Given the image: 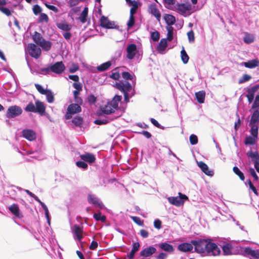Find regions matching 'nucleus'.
Returning a JSON list of instances; mask_svg holds the SVG:
<instances>
[{
  "instance_id": "f257e3e1",
  "label": "nucleus",
  "mask_w": 259,
  "mask_h": 259,
  "mask_svg": "<svg viewBox=\"0 0 259 259\" xmlns=\"http://www.w3.org/2000/svg\"><path fill=\"white\" fill-rule=\"evenodd\" d=\"M26 112L38 113L40 115H44L46 112V106L45 104L39 100H37L35 104L30 102L25 108Z\"/></svg>"
},
{
  "instance_id": "f03ea898",
  "label": "nucleus",
  "mask_w": 259,
  "mask_h": 259,
  "mask_svg": "<svg viewBox=\"0 0 259 259\" xmlns=\"http://www.w3.org/2000/svg\"><path fill=\"white\" fill-rule=\"evenodd\" d=\"M207 240L206 239H199L197 240H192L191 244L195 246V251L197 253H205V248L207 245Z\"/></svg>"
},
{
  "instance_id": "7ed1b4c3",
  "label": "nucleus",
  "mask_w": 259,
  "mask_h": 259,
  "mask_svg": "<svg viewBox=\"0 0 259 259\" xmlns=\"http://www.w3.org/2000/svg\"><path fill=\"white\" fill-rule=\"evenodd\" d=\"M23 110L22 108L17 105L10 106L6 113V116L8 118H13L19 116L22 114Z\"/></svg>"
},
{
  "instance_id": "20e7f679",
  "label": "nucleus",
  "mask_w": 259,
  "mask_h": 259,
  "mask_svg": "<svg viewBox=\"0 0 259 259\" xmlns=\"http://www.w3.org/2000/svg\"><path fill=\"white\" fill-rule=\"evenodd\" d=\"M220 248L215 243L207 241V245L205 248V253L208 255H218L220 254Z\"/></svg>"
},
{
  "instance_id": "39448f33",
  "label": "nucleus",
  "mask_w": 259,
  "mask_h": 259,
  "mask_svg": "<svg viewBox=\"0 0 259 259\" xmlns=\"http://www.w3.org/2000/svg\"><path fill=\"white\" fill-rule=\"evenodd\" d=\"M81 111V108L78 104H71L67 109V112L65 114V118L70 119L72 118V115L79 113Z\"/></svg>"
},
{
  "instance_id": "423d86ee",
  "label": "nucleus",
  "mask_w": 259,
  "mask_h": 259,
  "mask_svg": "<svg viewBox=\"0 0 259 259\" xmlns=\"http://www.w3.org/2000/svg\"><path fill=\"white\" fill-rule=\"evenodd\" d=\"M114 87L122 92L123 94L128 93L132 90V86L127 81H119L116 82Z\"/></svg>"
},
{
  "instance_id": "0eeeda50",
  "label": "nucleus",
  "mask_w": 259,
  "mask_h": 259,
  "mask_svg": "<svg viewBox=\"0 0 259 259\" xmlns=\"http://www.w3.org/2000/svg\"><path fill=\"white\" fill-rule=\"evenodd\" d=\"M28 51L29 55L35 59L39 58L41 55L40 49L33 44H29Z\"/></svg>"
},
{
  "instance_id": "6e6552de",
  "label": "nucleus",
  "mask_w": 259,
  "mask_h": 259,
  "mask_svg": "<svg viewBox=\"0 0 259 259\" xmlns=\"http://www.w3.org/2000/svg\"><path fill=\"white\" fill-rule=\"evenodd\" d=\"M65 66L62 61L57 62L55 64L51 65V72L60 74L65 70Z\"/></svg>"
},
{
  "instance_id": "1a4fd4ad",
  "label": "nucleus",
  "mask_w": 259,
  "mask_h": 259,
  "mask_svg": "<svg viewBox=\"0 0 259 259\" xmlns=\"http://www.w3.org/2000/svg\"><path fill=\"white\" fill-rule=\"evenodd\" d=\"M250 132L252 136L247 137L245 140V144L253 145L255 143L258 136V131L256 127L250 128Z\"/></svg>"
},
{
  "instance_id": "9d476101",
  "label": "nucleus",
  "mask_w": 259,
  "mask_h": 259,
  "mask_svg": "<svg viewBox=\"0 0 259 259\" xmlns=\"http://www.w3.org/2000/svg\"><path fill=\"white\" fill-rule=\"evenodd\" d=\"M249 125H251V128H255L256 131H258L259 127V110H255L251 115V119L249 122Z\"/></svg>"
},
{
  "instance_id": "9b49d317",
  "label": "nucleus",
  "mask_w": 259,
  "mask_h": 259,
  "mask_svg": "<svg viewBox=\"0 0 259 259\" xmlns=\"http://www.w3.org/2000/svg\"><path fill=\"white\" fill-rule=\"evenodd\" d=\"M100 26L106 29L116 28V26L113 22H111L107 17L102 16L100 18Z\"/></svg>"
},
{
  "instance_id": "f8f14e48",
  "label": "nucleus",
  "mask_w": 259,
  "mask_h": 259,
  "mask_svg": "<svg viewBox=\"0 0 259 259\" xmlns=\"http://www.w3.org/2000/svg\"><path fill=\"white\" fill-rule=\"evenodd\" d=\"M246 154L248 157L252 159V160L254 163V167L256 171L259 173V154L258 152L249 151Z\"/></svg>"
},
{
  "instance_id": "ddd939ff",
  "label": "nucleus",
  "mask_w": 259,
  "mask_h": 259,
  "mask_svg": "<svg viewBox=\"0 0 259 259\" xmlns=\"http://www.w3.org/2000/svg\"><path fill=\"white\" fill-rule=\"evenodd\" d=\"M126 58L129 60L133 59L137 53L136 45L134 44L128 45L126 48Z\"/></svg>"
},
{
  "instance_id": "4468645a",
  "label": "nucleus",
  "mask_w": 259,
  "mask_h": 259,
  "mask_svg": "<svg viewBox=\"0 0 259 259\" xmlns=\"http://www.w3.org/2000/svg\"><path fill=\"white\" fill-rule=\"evenodd\" d=\"M156 251V249L154 247L150 246L142 250L140 252V255L144 257H147L151 256Z\"/></svg>"
},
{
  "instance_id": "2eb2a0df",
  "label": "nucleus",
  "mask_w": 259,
  "mask_h": 259,
  "mask_svg": "<svg viewBox=\"0 0 259 259\" xmlns=\"http://www.w3.org/2000/svg\"><path fill=\"white\" fill-rule=\"evenodd\" d=\"M9 210L13 215L18 218L21 219L23 217V215L21 212L18 205L16 203H13L9 206Z\"/></svg>"
},
{
  "instance_id": "dca6fc26",
  "label": "nucleus",
  "mask_w": 259,
  "mask_h": 259,
  "mask_svg": "<svg viewBox=\"0 0 259 259\" xmlns=\"http://www.w3.org/2000/svg\"><path fill=\"white\" fill-rule=\"evenodd\" d=\"M148 12L155 17L158 21L159 22L160 21L161 14L157 9L156 4H153L150 5L148 8Z\"/></svg>"
},
{
  "instance_id": "f3484780",
  "label": "nucleus",
  "mask_w": 259,
  "mask_h": 259,
  "mask_svg": "<svg viewBox=\"0 0 259 259\" xmlns=\"http://www.w3.org/2000/svg\"><path fill=\"white\" fill-rule=\"evenodd\" d=\"M88 201L89 203L92 204L95 206L98 207L100 208H102L104 206L102 202H100L97 197L91 194H88Z\"/></svg>"
},
{
  "instance_id": "a211bd4d",
  "label": "nucleus",
  "mask_w": 259,
  "mask_h": 259,
  "mask_svg": "<svg viewBox=\"0 0 259 259\" xmlns=\"http://www.w3.org/2000/svg\"><path fill=\"white\" fill-rule=\"evenodd\" d=\"M177 9L181 15H184L191 10V5L189 4H177Z\"/></svg>"
},
{
  "instance_id": "6ab92c4d",
  "label": "nucleus",
  "mask_w": 259,
  "mask_h": 259,
  "mask_svg": "<svg viewBox=\"0 0 259 259\" xmlns=\"http://www.w3.org/2000/svg\"><path fill=\"white\" fill-rule=\"evenodd\" d=\"M22 133L23 136L29 141H31L36 139V134L35 132L31 130H23Z\"/></svg>"
},
{
  "instance_id": "aec40b11",
  "label": "nucleus",
  "mask_w": 259,
  "mask_h": 259,
  "mask_svg": "<svg viewBox=\"0 0 259 259\" xmlns=\"http://www.w3.org/2000/svg\"><path fill=\"white\" fill-rule=\"evenodd\" d=\"M80 157L82 160L89 163H93L96 160V157L94 155L90 153H85L84 154H81L80 155Z\"/></svg>"
},
{
  "instance_id": "412c9836",
  "label": "nucleus",
  "mask_w": 259,
  "mask_h": 259,
  "mask_svg": "<svg viewBox=\"0 0 259 259\" xmlns=\"http://www.w3.org/2000/svg\"><path fill=\"white\" fill-rule=\"evenodd\" d=\"M72 233L74 234L77 239L80 241L83 238L82 233H83V228L82 227H80L78 225H74L73 226L72 229Z\"/></svg>"
},
{
  "instance_id": "4be33fe9",
  "label": "nucleus",
  "mask_w": 259,
  "mask_h": 259,
  "mask_svg": "<svg viewBox=\"0 0 259 259\" xmlns=\"http://www.w3.org/2000/svg\"><path fill=\"white\" fill-rule=\"evenodd\" d=\"M198 165L201 168V170L207 176H212L213 175V171L209 170L207 165L203 161L198 162Z\"/></svg>"
},
{
  "instance_id": "5701e85b",
  "label": "nucleus",
  "mask_w": 259,
  "mask_h": 259,
  "mask_svg": "<svg viewBox=\"0 0 259 259\" xmlns=\"http://www.w3.org/2000/svg\"><path fill=\"white\" fill-rule=\"evenodd\" d=\"M245 67L248 68H253L259 65V60L257 59H253L248 62H243L242 63Z\"/></svg>"
},
{
  "instance_id": "b1692460",
  "label": "nucleus",
  "mask_w": 259,
  "mask_h": 259,
  "mask_svg": "<svg viewBox=\"0 0 259 259\" xmlns=\"http://www.w3.org/2000/svg\"><path fill=\"white\" fill-rule=\"evenodd\" d=\"M193 244L188 243H183L178 246V249L183 252L191 251L193 249Z\"/></svg>"
},
{
  "instance_id": "393cba45",
  "label": "nucleus",
  "mask_w": 259,
  "mask_h": 259,
  "mask_svg": "<svg viewBox=\"0 0 259 259\" xmlns=\"http://www.w3.org/2000/svg\"><path fill=\"white\" fill-rule=\"evenodd\" d=\"M140 247V244L139 242H137L133 243L132 249L127 255L129 259H134L135 253L139 250Z\"/></svg>"
},
{
  "instance_id": "a878e982",
  "label": "nucleus",
  "mask_w": 259,
  "mask_h": 259,
  "mask_svg": "<svg viewBox=\"0 0 259 259\" xmlns=\"http://www.w3.org/2000/svg\"><path fill=\"white\" fill-rule=\"evenodd\" d=\"M158 246L161 249L168 252H172L174 250L173 246L166 242L159 243Z\"/></svg>"
},
{
  "instance_id": "bb28decb",
  "label": "nucleus",
  "mask_w": 259,
  "mask_h": 259,
  "mask_svg": "<svg viewBox=\"0 0 259 259\" xmlns=\"http://www.w3.org/2000/svg\"><path fill=\"white\" fill-rule=\"evenodd\" d=\"M244 251L247 254L250 255L251 257L255 259L259 258V251L258 250H253L250 247H246Z\"/></svg>"
},
{
  "instance_id": "cd10ccee",
  "label": "nucleus",
  "mask_w": 259,
  "mask_h": 259,
  "mask_svg": "<svg viewBox=\"0 0 259 259\" xmlns=\"http://www.w3.org/2000/svg\"><path fill=\"white\" fill-rule=\"evenodd\" d=\"M168 199L169 203L177 206H179L184 203V201L181 200L179 197H170Z\"/></svg>"
},
{
  "instance_id": "c85d7f7f",
  "label": "nucleus",
  "mask_w": 259,
  "mask_h": 259,
  "mask_svg": "<svg viewBox=\"0 0 259 259\" xmlns=\"http://www.w3.org/2000/svg\"><path fill=\"white\" fill-rule=\"evenodd\" d=\"M163 18L168 26H171L176 22V18L170 14H165Z\"/></svg>"
},
{
  "instance_id": "c756f323",
  "label": "nucleus",
  "mask_w": 259,
  "mask_h": 259,
  "mask_svg": "<svg viewBox=\"0 0 259 259\" xmlns=\"http://www.w3.org/2000/svg\"><path fill=\"white\" fill-rule=\"evenodd\" d=\"M58 28L65 31H69L71 29L72 26L66 22H61L57 24Z\"/></svg>"
},
{
  "instance_id": "7c9ffc66",
  "label": "nucleus",
  "mask_w": 259,
  "mask_h": 259,
  "mask_svg": "<svg viewBox=\"0 0 259 259\" xmlns=\"http://www.w3.org/2000/svg\"><path fill=\"white\" fill-rule=\"evenodd\" d=\"M195 96L199 103L202 104L204 103L205 97V93L204 91H201L196 93Z\"/></svg>"
},
{
  "instance_id": "2f4dec72",
  "label": "nucleus",
  "mask_w": 259,
  "mask_h": 259,
  "mask_svg": "<svg viewBox=\"0 0 259 259\" xmlns=\"http://www.w3.org/2000/svg\"><path fill=\"white\" fill-rule=\"evenodd\" d=\"M101 111L106 114H110L115 112V110L108 103L101 108Z\"/></svg>"
},
{
  "instance_id": "473e14b6",
  "label": "nucleus",
  "mask_w": 259,
  "mask_h": 259,
  "mask_svg": "<svg viewBox=\"0 0 259 259\" xmlns=\"http://www.w3.org/2000/svg\"><path fill=\"white\" fill-rule=\"evenodd\" d=\"M88 15V8L85 7L82 12H81L80 16L78 18V19L80 21V22L82 23H84L87 22V17Z\"/></svg>"
},
{
  "instance_id": "72a5a7b5",
  "label": "nucleus",
  "mask_w": 259,
  "mask_h": 259,
  "mask_svg": "<svg viewBox=\"0 0 259 259\" xmlns=\"http://www.w3.org/2000/svg\"><path fill=\"white\" fill-rule=\"evenodd\" d=\"M111 61H107L97 66V69L99 71H104L108 69L111 66Z\"/></svg>"
},
{
  "instance_id": "f704fd0d",
  "label": "nucleus",
  "mask_w": 259,
  "mask_h": 259,
  "mask_svg": "<svg viewBox=\"0 0 259 259\" xmlns=\"http://www.w3.org/2000/svg\"><path fill=\"white\" fill-rule=\"evenodd\" d=\"M167 47V39L166 38H162L158 46L157 50L159 52L164 51Z\"/></svg>"
},
{
  "instance_id": "c9c22d12",
  "label": "nucleus",
  "mask_w": 259,
  "mask_h": 259,
  "mask_svg": "<svg viewBox=\"0 0 259 259\" xmlns=\"http://www.w3.org/2000/svg\"><path fill=\"white\" fill-rule=\"evenodd\" d=\"M39 45L41 47V48L44 50L46 51H48L51 48L52 43L50 41H47L44 39L43 41H42Z\"/></svg>"
},
{
  "instance_id": "e433bc0d",
  "label": "nucleus",
  "mask_w": 259,
  "mask_h": 259,
  "mask_svg": "<svg viewBox=\"0 0 259 259\" xmlns=\"http://www.w3.org/2000/svg\"><path fill=\"white\" fill-rule=\"evenodd\" d=\"M32 38L33 41L38 45L44 39L41 36V34L36 31H35L34 34L32 35Z\"/></svg>"
},
{
  "instance_id": "4c0bfd02",
  "label": "nucleus",
  "mask_w": 259,
  "mask_h": 259,
  "mask_svg": "<svg viewBox=\"0 0 259 259\" xmlns=\"http://www.w3.org/2000/svg\"><path fill=\"white\" fill-rule=\"evenodd\" d=\"M258 89L259 85L258 84H256L250 88H248L247 90V94L246 95L254 97L255 93L258 91Z\"/></svg>"
},
{
  "instance_id": "58836bf2",
  "label": "nucleus",
  "mask_w": 259,
  "mask_h": 259,
  "mask_svg": "<svg viewBox=\"0 0 259 259\" xmlns=\"http://www.w3.org/2000/svg\"><path fill=\"white\" fill-rule=\"evenodd\" d=\"M166 30L167 31V38H166L167 40H168L169 41H171L173 39V31H174V28L171 26H167Z\"/></svg>"
},
{
  "instance_id": "ea45409f",
  "label": "nucleus",
  "mask_w": 259,
  "mask_h": 259,
  "mask_svg": "<svg viewBox=\"0 0 259 259\" xmlns=\"http://www.w3.org/2000/svg\"><path fill=\"white\" fill-rule=\"evenodd\" d=\"M72 123L76 126H81L83 122V118L76 116L72 120Z\"/></svg>"
},
{
  "instance_id": "a19ab883",
  "label": "nucleus",
  "mask_w": 259,
  "mask_h": 259,
  "mask_svg": "<svg viewBox=\"0 0 259 259\" xmlns=\"http://www.w3.org/2000/svg\"><path fill=\"white\" fill-rule=\"evenodd\" d=\"M233 172L237 175L241 181H244L245 177L243 173L240 170L239 168L237 166H234L233 168Z\"/></svg>"
},
{
  "instance_id": "79ce46f5",
  "label": "nucleus",
  "mask_w": 259,
  "mask_h": 259,
  "mask_svg": "<svg viewBox=\"0 0 259 259\" xmlns=\"http://www.w3.org/2000/svg\"><path fill=\"white\" fill-rule=\"evenodd\" d=\"M181 57L182 61L184 64L188 63L189 57L184 49L181 51Z\"/></svg>"
},
{
  "instance_id": "37998d69",
  "label": "nucleus",
  "mask_w": 259,
  "mask_h": 259,
  "mask_svg": "<svg viewBox=\"0 0 259 259\" xmlns=\"http://www.w3.org/2000/svg\"><path fill=\"white\" fill-rule=\"evenodd\" d=\"M113 119V118L97 119L94 121V123L97 125L105 124L110 122Z\"/></svg>"
},
{
  "instance_id": "c03bdc74",
  "label": "nucleus",
  "mask_w": 259,
  "mask_h": 259,
  "mask_svg": "<svg viewBox=\"0 0 259 259\" xmlns=\"http://www.w3.org/2000/svg\"><path fill=\"white\" fill-rule=\"evenodd\" d=\"M45 95H46L47 100L48 103H52L54 102V96L51 90H49L47 91V94H45Z\"/></svg>"
},
{
  "instance_id": "a18cd8bd",
  "label": "nucleus",
  "mask_w": 259,
  "mask_h": 259,
  "mask_svg": "<svg viewBox=\"0 0 259 259\" xmlns=\"http://www.w3.org/2000/svg\"><path fill=\"white\" fill-rule=\"evenodd\" d=\"M165 8L171 9V6L175 4L176 0H163Z\"/></svg>"
},
{
  "instance_id": "49530a36",
  "label": "nucleus",
  "mask_w": 259,
  "mask_h": 259,
  "mask_svg": "<svg viewBox=\"0 0 259 259\" xmlns=\"http://www.w3.org/2000/svg\"><path fill=\"white\" fill-rule=\"evenodd\" d=\"M49 19L48 15L45 13H41L38 19V22L41 23L43 22H45L47 23L49 22Z\"/></svg>"
},
{
  "instance_id": "de8ad7c7",
  "label": "nucleus",
  "mask_w": 259,
  "mask_h": 259,
  "mask_svg": "<svg viewBox=\"0 0 259 259\" xmlns=\"http://www.w3.org/2000/svg\"><path fill=\"white\" fill-rule=\"evenodd\" d=\"M222 249L225 255H229L231 254V246L229 244H226L222 247Z\"/></svg>"
},
{
  "instance_id": "09e8293b",
  "label": "nucleus",
  "mask_w": 259,
  "mask_h": 259,
  "mask_svg": "<svg viewBox=\"0 0 259 259\" xmlns=\"http://www.w3.org/2000/svg\"><path fill=\"white\" fill-rule=\"evenodd\" d=\"M94 218L96 221H101L102 222H105L106 219V217L105 215H101L100 212L95 213L94 214Z\"/></svg>"
},
{
  "instance_id": "8fccbe9b",
  "label": "nucleus",
  "mask_w": 259,
  "mask_h": 259,
  "mask_svg": "<svg viewBox=\"0 0 259 259\" xmlns=\"http://www.w3.org/2000/svg\"><path fill=\"white\" fill-rule=\"evenodd\" d=\"M160 37V33L157 31H155L151 33V38L154 41H157Z\"/></svg>"
},
{
  "instance_id": "3c124183",
  "label": "nucleus",
  "mask_w": 259,
  "mask_h": 259,
  "mask_svg": "<svg viewBox=\"0 0 259 259\" xmlns=\"http://www.w3.org/2000/svg\"><path fill=\"white\" fill-rule=\"evenodd\" d=\"M251 78V76L248 74H244L243 75L242 78H241L239 81L238 82L239 83H242L246 81H247L249 80Z\"/></svg>"
},
{
  "instance_id": "603ef678",
  "label": "nucleus",
  "mask_w": 259,
  "mask_h": 259,
  "mask_svg": "<svg viewBox=\"0 0 259 259\" xmlns=\"http://www.w3.org/2000/svg\"><path fill=\"white\" fill-rule=\"evenodd\" d=\"M132 220L137 225L143 226L144 225V222L139 217H131Z\"/></svg>"
},
{
  "instance_id": "864d4df0",
  "label": "nucleus",
  "mask_w": 259,
  "mask_h": 259,
  "mask_svg": "<svg viewBox=\"0 0 259 259\" xmlns=\"http://www.w3.org/2000/svg\"><path fill=\"white\" fill-rule=\"evenodd\" d=\"M33 14L35 15H37L39 13H41L42 9L38 5H35L32 8Z\"/></svg>"
},
{
  "instance_id": "5fc2aeb1",
  "label": "nucleus",
  "mask_w": 259,
  "mask_h": 259,
  "mask_svg": "<svg viewBox=\"0 0 259 259\" xmlns=\"http://www.w3.org/2000/svg\"><path fill=\"white\" fill-rule=\"evenodd\" d=\"M35 87L36 89H37V90L38 91V92L42 95H45V94H47V91L49 90H45L42 88V87L39 84H35Z\"/></svg>"
},
{
  "instance_id": "6e6d98bb",
  "label": "nucleus",
  "mask_w": 259,
  "mask_h": 259,
  "mask_svg": "<svg viewBox=\"0 0 259 259\" xmlns=\"http://www.w3.org/2000/svg\"><path fill=\"white\" fill-rule=\"evenodd\" d=\"M135 23V17L130 16L129 20L127 23V27L129 29L133 27Z\"/></svg>"
},
{
  "instance_id": "4d7b16f0",
  "label": "nucleus",
  "mask_w": 259,
  "mask_h": 259,
  "mask_svg": "<svg viewBox=\"0 0 259 259\" xmlns=\"http://www.w3.org/2000/svg\"><path fill=\"white\" fill-rule=\"evenodd\" d=\"M79 69V66L77 64L73 63L69 69V71L70 73H74Z\"/></svg>"
},
{
  "instance_id": "13d9d810",
  "label": "nucleus",
  "mask_w": 259,
  "mask_h": 259,
  "mask_svg": "<svg viewBox=\"0 0 259 259\" xmlns=\"http://www.w3.org/2000/svg\"><path fill=\"white\" fill-rule=\"evenodd\" d=\"M0 11L5 14L7 16H10L12 15L10 10L6 7H0Z\"/></svg>"
},
{
  "instance_id": "bf43d9fd",
  "label": "nucleus",
  "mask_w": 259,
  "mask_h": 259,
  "mask_svg": "<svg viewBox=\"0 0 259 259\" xmlns=\"http://www.w3.org/2000/svg\"><path fill=\"white\" fill-rule=\"evenodd\" d=\"M187 36L189 42H194L195 40L194 33L192 30H191L187 33Z\"/></svg>"
},
{
  "instance_id": "052dcab7",
  "label": "nucleus",
  "mask_w": 259,
  "mask_h": 259,
  "mask_svg": "<svg viewBox=\"0 0 259 259\" xmlns=\"http://www.w3.org/2000/svg\"><path fill=\"white\" fill-rule=\"evenodd\" d=\"M189 140L191 145H195L198 143L197 137L195 135H191L190 136Z\"/></svg>"
},
{
  "instance_id": "680f3d73",
  "label": "nucleus",
  "mask_w": 259,
  "mask_h": 259,
  "mask_svg": "<svg viewBox=\"0 0 259 259\" xmlns=\"http://www.w3.org/2000/svg\"><path fill=\"white\" fill-rule=\"evenodd\" d=\"M120 74L118 72L114 71L112 73L111 75L109 76V77L114 80H118L120 78Z\"/></svg>"
},
{
  "instance_id": "e2e57ef3",
  "label": "nucleus",
  "mask_w": 259,
  "mask_h": 259,
  "mask_svg": "<svg viewBox=\"0 0 259 259\" xmlns=\"http://www.w3.org/2000/svg\"><path fill=\"white\" fill-rule=\"evenodd\" d=\"M122 76L126 80H132L133 79V76L128 72H123Z\"/></svg>"
},
{
  "instance_id": "0e129e2a",
  "label": "nucleus",
  "mask_w": 259,
  "mask_h": 259,
  "mask_svg": "<svg viewBox=\"0 0 259 259\" xmlns=\"http://www.w3.org/2000/svg\"><path fill=\"white\" fill-rule=\"evenodd\" d=\"M258 107H259V95H257L255 97L254 102L253 103V104L252 105L251 108L255 109Z\"/></svg>"
},
{
  "instance_id": "69168bd1",
  "label": "nucleus",
  "mask_w": 259,
  "mask_h": 259,
  "mask_svg": "<svg viewBox=\"0 0 259 259\" xmlns=\"http://www.w3.org/2000/svg\"><path fill=\"white\" fill-rule=\"evenodd\" d=\"M76 164L78 167L82 168L83 169H87L88 168V164L84 162V161H77Z\"/></svg>"
},
{
  "instance_id": "338daca9",
  "label": "nucleus",
  "mask_w": 259,
  "mask_h": 259,
  "mask_svg": "<svg viewBox=\"0 0 259 259\" xmlns=\"http://www.w3.org/2000/svg\"><path fill=\"white\" fill-rule=\"evenodd\" d=\"M74 88L76 89L75 91H81L82 90V84L80 82H74L72 84Z\"/></svg>"
},
{
  "instance_id": "774afa93",
  "label": "nucleus",
  "mask_w": 259,
  "mask_h": 259,
  "mask_svg": "<svg viewBox=\"0 0 259 259\" xmlns=\"http://www.w3.org/2000/svg\"><path fill=\"white\" fill-rule=\"evenodd\" d=\"M88 100L90 104H92L96 103L97 98L94 95L91 94L89 96Z\"/></svg>"
}]
</instances>
